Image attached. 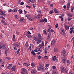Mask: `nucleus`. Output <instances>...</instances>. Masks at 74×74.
<instances>
[{"label":"nucleus","mask_w":74,"mask_h":74,"mask_svg":"<svg viewBox=\"0 0 74 74\" xmlns=\"http://www.w3.org/2000/svg\"><path fill=\"white\" fill-rule=\"evenodd\" d=\"M27 71L25 69L23 68L21 69V74H27Z\"/></svg>","instance_id":"obj_1"},{"label":"nucleus","mask_w":74,"mask_h":74,"mask_svg":"<svg viewBox=\"0 0 74 74\" xmlns=\"http://www.w3.org/2000/svg\"><path fill=\"white\" fill-rule=\"evenodd\" d=\"M5 46L4 44L1 43L0 45V49H5Z\"/></svg>","instance_id":"obj_2"},{"label":"nucleus","mask_w":74,"mask_h":74,"mask_svg":"<svg viewBox=\"0 0 74 74\" xmlns=\"http://www.w3.org/2000/svg\"><path fill=\"white\" fill-rule=\"evenodd\" d=\"M44 42L43 41H42V44H40L39 45L38 47L40 48H42V47H44Z\"/></svg>","instance_id":"obj_3"},{"label":"nucleus","mask_w":74,"mask_h":74,"mask_svg":"<svg viewBox=\"0 0 74 74\" xmlns=\"http://www.w3.org/2000/svg\"><path fill=\"white\" fill-rule=\"evenodd\" d=\"M57 58L55 56H54L52 58L53 61V62H55V61L57 62V61H58V59H57Z\"/></svg>","instance_id":"obj_4"},{"label":"nucleus","mask_w":74,"mask_h":74,"mask_svg":"<svg viewBox=\"0 0 74 74\" xmlns=\"http://www.w3.org/2000/svg\"><path fill=\"white\" fill-rule=\"evenodd\" d=\"M56 43V41L55 40H53L51 42V45L52 46H53L55 45V43Z\"/></svg>","instance_id":"obj_5"},{"label":"nucleus","mask_w":74,"mask_h":74,"mask_svg":"<svg viewBox=\"0 0 74 74\" xmlns=\"http://www.w3.org/2000/svg\"><path fill=\"white\" fill-rule=\"evenodd\" d=\"M31 73L32 74H36V69H33L32 70Z\"/></svg>","instance_id":"obj_6"},{"label":"nucleus","mask_w":74,"mask_h":74,"mask_svg":"<svg viewBox=\"0 0 74 74\" xmlns=\"http://www.w3.org/2000/svg\"><path fill=\"white\" fill-rule=\"evenodd\" d=\"M36 41V42L37 44H40L41 42V39L40 38H37V40Z\"/></svg>","instance_id":"obj_7"},{"label":"nucleus","mask_w":74,"mask_h":74,"mask_svg":"<svg viewBox=\"0 0 74 74\" xmlns=\"http://www.w3.org/2000/svg\"><path fill=\"white\" fill-rule=\"evenodd\" d=\"M62 63H64L66 62V58L64 57H62Z\"/></svg>","instance_id":"obj_8"},{"label":"nucleus","mask_w":74,"mask_h":74,"mask_svg":"<svg viewBox=\"0 0 74 74\" xmlns=\"http://www.w3.org/2000/svg\"><path fill=\"white\" fill-rule=\"evenodd\" d=\"M42 15H40V14H39L36 16V18L37 19H39L40 18H42Z\"/></svg>","instance_id":"obj_9"},{"label":"nucleus","mask_w":74,"mask_h":74,"mask_svg":"<svg viewBox=\"0 0 74 74\" xmlns=\"http://www.w3.org/2000/svg\"><path fill=\"white\" fill-rule=\"evenodd\" d=\"M40 69L41 70H42V71L43 72H44V71H45V69H44V67L42 66V65H40Z\"/></svg>","instance_id":"obj_10"},{"label":"nucleus","mask_w":74,"mask_h":74,"mask_svg":"<svg viewBox=\"0 0 74 74\" xmlns=\"http://www.w3.org/2000/svg\"><path fill=\"white\" fill-rule=\"evenodd\" d=\"M53 10L54 11L55 13H56V14H59V12L58 11V10L56 9H53Z\"/></svg>","instance_id":"obj_11"},{"label":"nucleus","mask_w":74,"mask_h":74,"mask_svg":"<svg viewBox=\"0 0 74 74\" xmlns=\"http://www.w3.org/2000/svg\"><path fill=\"white\" fill-rule=\"evenodd\" d=\"M12 64H9L8 65L7 68L9 69L10 68H11V67H12Z\"/></svg>","instance_id":"obj_12"},{"label":"nucleus","mask_w":74,"mask_h":74,"mask_svg":"<svg viewBox=\"0 0 74 74\" xmlns=\"http://www.w3.org/2000/svg\"><path fill=\"white\" fill-rule=\"evenodd\" d=\"M38 38L40 39H41V38H42V36H41V35L40 34V33H38Z\"/></svg>","instance_id":"obj_13"},{"label":"nucleus","mask_w":74,"mask_h":74,"mask_svg":"<svg viewBox=\"0 0 74 74\" xmlns=\"http://www.w3.org/2000/svg\"><path fill=\"white\" fill-rule=\"evenodd\" d=\"M70 3L69 2L68 3L67 5V10H69V8H70Z\"/></svg>","instance_id":"obj_14"},{"label":"nucleus","mask_w":74,"mask_h":74,"mask_svg":"<svg viewBox=\"0 0 74 74\" xmlns=\"http://www.w3.org/2000/svg\"><path fill=\"white\" fill-rule=\"evenodd\" d=\"M61 34L63 36L64 35V31L63 29H62L61 30Z\"/></svg>","instance_id":"obj_15"},{"label":"nucleus","mask_w":74,"mask_h":74,"mask_svg":"<svg viewBox=\"0 0 74 74\" xmlns=\"http://www.w3.org/2000/svg\"><path fill=\"white\" fill-rule=\"evenodd\" d=\"M13 41H16V39H15V35H13Z\"/></svg>","instance_id":"obj_16"},{"label":"nucleus","mask_w":74,"mask_h":74,"mask_svg":"<svg viewBox=\"0 0 74 74\" xmlns=\"http://www.w3.org/2000/svg\"><path fill=\"white\" fill-rule=\"evenodd\" d=\"M64 26L66 30H68L69 29V27H70V26H68L67 25H65Z\"/></svg>","instance_id":"obj_17"},{"label":"nucleus","mask_w":74,"mask_h":74,"mask_svg":"<svg viewBox=\"0 0 74 74\" xmlns=\"http://www.w3.org/2000/svg\"><path fill=\"white\" fill-rule=\"evenodd\" d=\"M16 67V66H14L13 67H12L11 68V70L12 71H14V70H15V68Z\"/></svg>","instance_id":"obj_18"},{"label":"nucleus","mask_w":74,"mask_h":74,"mask_svg":"<svg viewBox=\"0 0 74 74\" xmlns=\"http://www.w3.org/2000/svg\"><path fill=\"white\" fill-rule=\"evenodd\" d=\"M31 66H32V67H35V64L34 63L32 62L31 63Z\"/></svg>","instance_id":"obj_19"},{"label":"nucleus","mask_w":74,"mask_h":74,"mask_svg":"<svg viewBox=\"0 0 74 74\" xmlns=\"http://www.w3.org/2000/svg\"><path fill=\"white\" fill-rule=\"evenodd\" d=\"M62 70L64 71L65 73H66V74H67V70H66V68H62Z\"/></svg>","instance_id":"obj_20"},{"label":"nucleus","mask_w":74,"mask_h":74,"mask_svg":"<svg viewBox=\"0 0 74 74\" xmlns=\"http://www.w3.org/2000/svg\"><path fill=\"white\" fill-rule=\"evenodd\" d=\"M0 18H1L2 19H5V18L3 17V15L1 14H0Z\"/></svg>","instance_id":"obj_21"},{"label":"nucleus","mask_w":74,"mask_h":74,"mask_svg":"<svg viewBox=\"0 0 74 74\" xmlns=\"http://www.w3.org/2000/svg\"><path fill=\"white\" fill-rule=\"evenodd\" d=\"M27 36L28 38H32V36L30 35H27Z\"/></svg>","instance_id":"obj_22"},{"label":"nucleus","mask_w":74,"mask_h":74,"mask_svg":"<svg viewBox=\"0 0 74 74\" xmlns=\"http://www.w3.org/2000/svg\"><path fill=\"white\" fill-rule=\"evenodd\" d=\"M54 51L55 52H57L58 51V49L56 48H55L54 49Z\"/></svg>","instance_id":"obj_23"},{"label":"nucleus","mask_w":74,"mask_h":74,"mask_svg":"<svg viewBox=\"0 0 74 74\" xmlns=\"http://www.w3.org/2000/svg\"><path fill=\"white\" fill-rule=\"evenodd\" d=\"M67 16H69V17H72L73 16V15H72V14H67Z\"/></svg>","instance_id":"obj_24"},{"label":"nucleus","mask_w":74,"mask_h":74,"mask_svg":"<svg viewBox=\"0 0 74 74\" xmlns=\"http://www.w3.org/2000/svg\"><path fill=\"white\" fill-rule=\"evenodd\" d=\"M31 53L32 54V55H34V56H35V55H36V53H34V51H33V50H32V51Z\"/></svg>","instance_id":"obj_25"},{"label":"nucleus","mask_w":74,"mask_h":74,"mask_svg":"<svg viewBox=\"0 0 74 74\" xmlns=\"http://www.w3.org/2000/svg\"><path fill=\"white\" fill-rule=\"evenodd\" d=\"M67 64L68 65H70V63H71V62L69 60H68L67 61Z\"/></svg>","instance_id":"obj_26"},{"label":"nucleus","mask_w":74,"mask_h":74,"mask_svg":"<svg viewBox=\"0 0 74 74\" xmlns=\"http://www.w3.org/2000/svg\"><path fill=\"white\" fill-rule=\"evenodd\" d=\"M47 53V47L45 48V53Z\"/></svg>","instance_id":"obj_27"},{"label":"nucleus","mask_w":74,"mask_h":74,"mask_svg":"<svg viewBox=\"0 0 74 74\" xmlns=\"http://www.w3.org/2000/svg\"><path fill=\"white\" fill-rule=\"evenodd\" d=\"M52 73L53 74H56V73H57L56 71H55V70H53L52 71Z\"/></svg>","instance_id":"obj_28"},{"label":"nucleus","mask_w":74,"mask_h":74,"mask_svg":"<svg viewBox=\"0 0 74 74\" xmlns=\"http://www.w3.org/2000/svg\"><path fill=\"white\" fill-rule=\"evenodd\" d=\"M74 8L72 6L71 7V12H73V10H74Z\"/></svg>","instance_id":"obj_29"},{"label":"nucleus","mask_w":74,"mask_h":74,"mask_svg":"<svg viewBox=\"0 0 74 74\" xmlns=\"http://www.w3.org/2000/svg\"><path fill=\"white\" fill-rule=\"evenodd\" d=\"M25 46L27 47H29V44L28 43V42H27L25 44Z\"/></svg>","instance_id":"obj_30"},{"label":"nucleus","mask_w":74,"mask_h":74,"mask_svg":"<svg viewBox=\"0 0 74 74\" xmlns=\"http://www.w3.org/2000/svg\"><path fill=\"white\" fill-rule=\"evenodd\" d=\"M18 12L19 14H22V10L20 9L18 10Z\"/></svg>","instance_id":"obj_31"},{"label":"nucleus","mask_w":74,"mask_h":74,"mask_svg":"<svg viewBox=\"0 0 74 74\" xmlns=\"http://www.w3.org/2000/svg\"><path fill=\"white\" fill-rule=\"evenodd\" d=\"M44 22V19H42L40 20V22H41V23H42V22Z\"/></svg>","instance_id":"obj_32"},{"label":"nucleus","mask_w":74,"mask_h":74,"mask_svg":"<svg viewBox=\"0 0 74 74\" xmlns=\"http://www.w3.org/2000/svg\"><path fill=\"white\" fill-rule=\"evenodd\" d=\"M1 13H2V15H5V13L3 11H2V12H1Z\"/></svg>","instance_id":"obj_33"},{"label":"nucleus","mask_w":74,"mask_h":74,"mask_svg":"<svg viewBox=\"0 0 74 74\" xmlns=\"http://www.w3.org/2000/svg\"><path fill=\"white\" fill-rule=\"evenodd\" d=\"M62 54L65 55V54L66 53V51H65V50H63V51H62Z\"/></svg>","instance_id":"obj_34"},{"label":"nucleus","mask_w":74,"mask_h":74,"mask_svg":"<svg viewBox=\"0 0 74 74\" xmlns=\"http://www.w3.org/2000/svg\"><path fill=\"white\" fill-rule=\"evenodd\" d=\"M55 27L56 28H58V23H56V24L55 26Z\"/></svg>","instance_id":"obj_35"},{"label":"nucleus","mask_w":74,"mask_h":74,"mask_svg":"<svg viewBox=\"0 0 74 74\" xmlns=\"http://www.w3.org/2000/svg\"><path fill=\"white\" fill-rule=\"evenodd\" d=\"M37 38H36V37L35 36L34 37V40L35 41H37Z\"/></svg>","instance_id":"obj_36"},{"label":"nucleus","mask_w":74,"mask_h":74,"mask_svg":"<svg viewBox=\"0 0 74 74\" xmlns=\"http://www.w3.org/2000/svg\"><path fill=\"white\" fill-rule=\"evenodd\" d=\"M43 31V32H44L45 34L46 35H47V32H46V31H45V30H44Z\"/></svg>","instance_id":"obj_37"},{"label":"nucleus","mask_w":74,"mask_h":74,"mask_svg":"<svg viewBox=\"0 0 74 74\" xmlns=\"http://www.w3.org/2000/svg\"><path fill=\"white\" fill-rule=\"evenodd\" d=\"M26 17L28 19L29 18V17H30V15H29V14H27L26 16Z\"/></svg>","instance_id":"obj_38"},{"label":"nucleus","mask_w":74,"mask_h":74,"mask_svg":"<svg viewBox=\"0 0 74 74\" xmlns=\"http://www.w3.org/2000/svg\"><path fill=\"white\" fill-rule=\"evenodd\" d=\"M23 19L22 18H21L20 19L19 21L20 22H23Z\"/></svg>","instance_id":"obj_39"},{"label":"nucleus","mask_w":74,"mask_h":74,"mask_svg":"<svg viewBox=\"0 0 74 74\" xmlns=\"http://www.w3.org/2000/svg\"><path fill=\"white\" fill-rule=\"evenodd\" d=\"M1 65L2 67H4V62H3Z\"/></svg>","instance_id":"obj_40"},{"label":"nucleus","mask_w":74,"mask_h":74,"mask_svg":"<svg viewBox=\"0 0 74 74\" xmlns=\"http://www.w3.org/2000/svg\"><path fill=\"white\" fill-rule=\"evenodd\" d=\"M28 19H29L30 21H33L34 20L32 18H31L30 17H29Z\"/></svg>","instance_id":"obj_41"},{"label":"nucleus","mask_w":74,"mask_h":74,"mask_svg":"<svg viewBox=\"0 0 74 74\" xmlns=\"http://www.w3.org/2000/svg\"><path fill=\"white\" fill-rule=\"evenodd\" d=\"M3 35L1 34L0 35V38L1 39H3Z\"/></svg>","instance_id":"obj_42"},{"label":"nucleus","mask_w":74,"mask_h":74,"mask_svg":"<svg viewBox=\"0 0 74 74\" xmlns=\"http://www.w3.org/2000/svg\"><path fill=\"white\" fill-rule=\"evenodd\" d=\"M46 55H45L44 58L45 59H48V56H46Z\"/></svg>","instance_id":"obj_43"},{"label":"nucleus","mask_w":74,"mask_h":74,"mask_svg":"<svg viewBox=\"0 0 74 74\" xmlns=\"http://www.w3.org/2000/svg\"><path fill=\"white\" fill-rule=\"evenodd\" d=\"M15 18L16 19H18V16L17 15H16L15 16Z\"/></svg>","instance_id":"obj_44"},{"label":"nucleus","mask_w":74,"mask_h":74,"mask_svg":"<svg viewBox=\"0 0 74 74\" xmlns=\"http://www.w3.org/2000/svg\"><path fill=\"white\" fill-rule=\"evenodd\" d=\"M29 51H32V46H30L29 47Z\"/></svg>","instance_id":"obj_45"},{"label":"nucleus","mask_w":74,"mask_h":74,"mask_svg":"<svg viewBox=\"0 0 74 74\" xmlns=\"http://www.w3.org/2000/svg\"><path fill=\"white\" fill-rule=\"evenodd\" d=\"M7 52H8V50L7 49H6L5 50V54H7Z\"/></svg>","instance_id":"obj_46"},{"label":"nucleus","mask_w":74,"mask_h":74,"mask_svg":"<svg viewBox=\"0 0 74 74\" xmlns=\"http://www.w3.org/2000/svg\"><path fill=\"white\" fill-rule=\"evenodd\" d=\"M44 20V21H45V22H47V18H45L43 19Z\"/></svg>","instance_id":"obj_47"},{"label":"nucleus","mask_w":74,"mask_h":74,"mask_svg":"<svg viewBox=\"0 0 74 74\" xmlns=\"http://www.w3.org/2000/svg\"><path fill=\"white\" fill-rule=\"evenodd\" d=\"M52 68L53 69H56V68L55 67V66H53L52 67Z\"/></svg>","instance_id":"obj_48"},{"label":"nucleus","mask_w":74,"mask_h":74,"mask_svg":"<svg viewBox=\"0 0 74 74\" xmlns=\"http://www.w3.org/2000/svg\"><path fill=\"white\" fill-rule=\"evenodd\" d=\"M41 59V56H38V59H39V60H40Z\"/></svg>","instance_id":"obj_49"},{"label":"nucleus","mask_w":74,"mask_h":74,"mask_svg":"<svg viewBox=\"0 0 74 74\" xmlns=\"http://www.w3.org/2000/svg\"><path fill=\"white\" fill-rule=\"evenodd\" d=\"M48 44V42L47 41H46L45 42V46L47 45Z\"/></svg>","instance_id":"obj_50"},{"label":"nucleus","mask_w":74,"mask_h":74,"mask_svg":"<svg viewBox=\"0 0 74 74\" xmlns=\"http://www.w3.org/2000/svg\"><path fill=\"white\" fill-rule=\"evenodd\" d=\"M62 73H62H64L65 72V71H63V70H62L61 71Z\"/></svg>","instance_id":"obj_51"},{"label":"nucleus","mask_w":74,"mask_h":74,"mask_svg":"<svg viewBox=\"0 0 74 74\" xmlns=\"http://www.w3.org/2000/svg\"><path fill=\"white\" fill-rule=\"evenodd\" d=\"M21 5H23L24 4V3L23 2H21L20 3Z\"/></svg>","instance_id":"obj_52"},{"label":"nucleus","mask_w":74,"mask_h":74,"mask_svg":"<svg viewBox=\"0 0 74 74\" xmlns=\"http://www.w3.org/2000/svg\"><path fill=\"white\" fill-rule=\"evenodd\" d=\"M49 64H47L45 66L46 67V68L48 67V66H49Z\"/></svg>","instance_id":"obj_53"},{"label":"nucleus","mask_w":74,"mask_h":74,"mask_svg":"<svg viewBox=\"0 0 74 74\" xmlns=\"http://www.w3.org/2000/svg\"><path fill=\"white\" fill-rule=\"evenodd\" d=\"M1 22H2L3 24V23H4V22H5V21H4V20H1Z\"/></svg>","instance_id":"obj_54"},{"label":"nucleus","mask_w":74,"mask_h":74,"mask_svg":"<svg viewBox=\"0 0 74 74\" xmlns=\"http://www.w3.org/2000/svg\"><path fill=\"white\" fill-rule=\"evenodd\" d=\"M53 11H50L49 12L50 14H53Z\"/></svg>","instance_id":"obj_55"},{"label":"nucleus","mask_w":74,"mask_h":74,"mask_svg":"<svg viewBox=\"0 0 74 74\" xmlns=\"http://www.w3.org/2000/svg\"><path fill=\"white\" fill-rule=\"evenodd\" d=\"M51 32H49V33L48 35V36H51Z\"/></svg>","instance_id":"obj_56"},{"label":"nucleus","mask_w":74,"mask_h":74,"mask_svg":"<svg viewBox=\"0 0 74 74\" xmlns=\"http://www.w3.org/2000/svg\"><path fill=\"white\" fill-rule=\"evenodd\" d=\"M23 65L24 66H26L27 67V63H24L23 64Z\"/></svg>","instance_id":"obj_57"},{"label":"nucleus","mask_w":74,"mask_h":74,"mask_svg":"<svg viewBox=\"0 0 74 74\" xmlns=\"http://www.w3.org/2000/svg\"><path fill=\"white\" fill-rule=\"evenodd\" d=\"M72 18H70V17L68 18V21H70V20H71V19H72Z\"/></svg>","instance_id":"obj_58"},{"label":"nucleus","mask_w":74,"mask_h":74,"mask_svg":"<svg viewBox=\"0 0 74 74\" xmlns=\"http://www.w3.org/2000/svg\"><path fill=\"white\" fill-rule=\"evenodd\" d=\"M70 30H74V27H72V28H70Z\"/></svg>","instance_id":"obj_59"},{"label":"nucleus","mask_w":74,"mask_h":74,"mask_svg":"<svg viewBox=\"0 0 74 74\" xmlns=\"http://www.w3.org/2000/svg\"><path fill=\"white\" fill-rule=\"evenodd\" d=\"M14 50H15V51H16V50H17V49H16V47H14Z\"/></svg>","instance_id":"obj_60"},{"label":"nucleus","mask_w":74,"mask_h":74,"mask_svg":"<svg viewBox=\"0 0 74 74\" xmlns=\"http://www.w3.org/2000/svg\"><path fill=\"white\" fill-rule=\"evenodd\" d=\"M3 25H7V23H5V22L3 23Z\"/></svg>","instance_id":"obj_61"},{"label":"nucleus","mask_w":74,"mask_h":74,"mask_svg":"<svg viewBox=\"0 0 74 74\" xmlns=\"http://www.w3.org/2000/svg\"><path fill=\"white\" fill-rule=\"evenodd\" d=\"M8 12H11V11H12V10L11 9H10L8 10Z\"/></svg>","instance_id":"obj_62"},{"label":"nucleus","mask_w":74,"mask_h":74,"mask_svg":"<svg viewBox=\"0 0 74 74\" xmlns=\"http://www.w3.org/2000/svg\"><path fill=\"white\" fill-rule=\"evenodd\" d=\"M17 1L18 3H21V0H18Z\"/></svg>","instance_id":"obj_63"},{"label":"nucleus","mask_w":74,"mask_h":74,"mask_svg":"<svg viewBox=\"0 0 74 74\" xmlns=\"http://www.w3.org/2000/svg\"><path fill=\"white\" fill-rule=\"evenodd\" d=\"M27 33L29 34H31V33L29 32V31H28Z\"/></svg>","instance_id":"obj_64"}]
</instances>
